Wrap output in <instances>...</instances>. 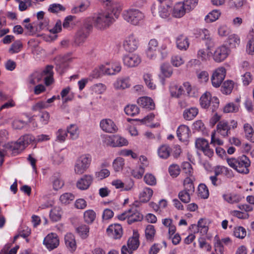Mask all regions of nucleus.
<instances>
[{
	"label": "nucleus",
	"instance_id": "1",
	"mask_svg": "<svg viewBox=\"0 0 254 254\" xmlns=\"http://www.w3.org/2000/svg\"><path fill=\"white\" fill-rule=\"evenodd\" d=\"M106 5L108 6V9L110 12L108 11L100 13L92 18H88L86 19H90L92 24H93L98 29L103 30L108 28L115 21L113 15L116 18H118L122 10L121 4L117 1L107 0Z\"/></svg>",
	"mask_w": 254,
	"mask_h": 254
},
{
	"label": "nucleus",
	"instance_id": "2",
	"mask_svg": "<svg viewBox=\"0 0 254 254\" xmlns=\"http://www.w3.org/2000/svg\"><path fill=\"white\" fill-rule=\"evenodd\" d=\"M53 66L49 65L42 71H34L28 77V83L34 86L44 79L46 86L50 85L53 82Z\"/></svg>",
	"mask_w": 254,
	"mask_h": 254
},
{
	"label": "nucleus",
	"instance_id": "3",
	"mask_svg": "<svg viewBox=\"0 0 254 254\" xmlns=\"http://www.w3.org/2000/svg\"><path fill=\"white\" fill-rule=\"evenodd\" d=\"M227 162L231 167L240 173L247 174L249 173V167L251 165V161L245 155L237 158H227Z\"/></svg>",
	"mask_w": 254,
	"mask_h": 254
},
{
	"label": "nucleus",
	"instance_id": "4",
	"mask_svg": "<svg viewBox=\"0 0 254 254\" xmlns=\"http://www.w3.org/2000/svg\"><path fill=\"white\" fill-rule=\"evenodd\" d=\"M139 203L137 201L133 203L130 209L118 215V218L121 220H124L127 218V223L129 224L135 222L140 221L143 219V215L136 209Z\"/></svg>",
	"mask_w": 254,
	"mask_h": 254
},
{
	"label": "nucleus",
	"instance_id": "5",
	"mask_svg": "<svg viewBox=\"0 0 254 254\" xmlns=\"http://www.w3.org/2000/svg\"><path fill=\"white\" fill-rule=\"evenodd\" d=\"M34 136L30 134L21 136L16 141L12 142L7 144L8 148L14 151L13 153H19L23 151L26 146L35 140Z\"/></svg>",
	"mask_w": 254,
	"mask_h": 254
},
{
	"label": "nucleus",
	"instance_id": "6",
	"mask_svg": "<svg viewBox=\"0 0 254 254\" xmlns=\"http://www.w3.org/2000/svg\"><path fill=\"white\" fill-rule=\"evenodd\" d=\"M170 1L162 2L158 1L151 8L152 12L154 16H159L163 18L168 17L170 15L172 8Z\"/></svg>",
	"mask_w": 254,
	"mask_h": 254
},
{
	"label": "nucleus",
	"instance_id": "7",
	"mask_svg": "<svg viewBox=\"0 0 254 254\" xmlns=\"http://www.w3.org/2000/svg\"><path fill=\"white\" fill-rule=\"evenodd\" d=\"M92 158L90 154H83L79 156L75 163L74 172L77 175H82L90 167Z\"/></svg>",
	"mask_w": 254,
	"mask_h": 254
},
{
	"label": "nucleus",
	"instance_id": "8",
	"mask_svg": "<svg viewBox=\"0 0 254 254\" xmlns=\"http://www.w3.org/2000/svg\"><path fill=\"white\" fill-rule=\"evenodd\" d=\"M93 26L90 19L86 20L83 26L77 31L75 37V43L79 46L83 44L92 30Z\"/></svg>",
	"mask_w": 254,
	"mask_h": 254
},
{
	"label": "nucleus",
	"instance_id": "9",
	"mask_svg": "<svg viewBox=\"0 0 254 254\" xmlns=\"http://www.w3.org/2000/svg\"><path fill=\"white\" fill-rule=\"evenodd\" d=\"M123 17L128 22L136 25L143 19L144 14L138 9H129L124 12Z\"/></svg>",
	"mask_w": 254,
	"mask_h": 254
},
{
	"label": "nucleus",
	"instance_id": "10",
	"mask_svg": "<svg viewBox=\"0 0 254 254\" xmlns=\"http://www.w3.org/2000/svg\"><path fill=\"white\" fill-rule=\"evenodd\" d=\"M195 147L201 150L204 155L211 158L214 154L213 149L210 148L208 141L203 138H198L195 141Z\"/></svg>",
	"mask_w": 254,
	"mask_h": 254
},
{
	"label": "nucleus",
	"instance_id": "11",
	"mask_svg": "<svg viewBox=\"0 0 254 254\" xmlns=\"http://www.w3.org/2000/svg\"><path fill=\"white\" fill-rule=\"evenodd\" d=\"M139 42L138 38L133 34L127 37L123 43L124 49L128 52H133L138 47Z\"/></svg>",
	"mask_w": 254,
	"mask_h": 254
},
{
	"label": "nucleus",
	"instance_id": "12",
	"mask_svg": "<svg viewBox=\"0 0 254 254\" xmlns=\"http://www.w3.org/2000/svg\"><path fill=\"white\" fill-rule=\"evenodd\" d=\"M230 53V49L224 45L220 46L215 50L212 57L216 63H221L224 61Z\"/></svg>",
	"mask_w": 254,
	"mask_h": 254
},
{
	"label": "nucleus",
	"instance_id": "13",
	"mask_svg": "<svg viewBox=\"0 0 254 254\" xmlns=\"http://www.w3.org/2000/svg\"><path fill=\"white\" fill-rule=\"evenodd\" d=\"M226 76V69L223 67H219L213 72L211 78L212 85L218 87L221 84Z\"/></svg>",
	"mask_w": 254,
	"mask_h": 254
},
{
	"label": "nucleus",
	"instance_id": "14",
	"mask_svg": "<svg viewBox=\"0 0 254 254\" xmlns=\"http://www.w3.org/2000/svg\"><path fill=\"white\" fill-rule=\"evenodd\" d=\"M43 243L49 250H53L59 245V239L56 233H51L44 239Z\"/></svg>",
	"mask_w": 254,
	"mask_h": 254
},
{
	"label": "nucleus",
	"instance_id": "15",
	"mask_svg": "<svg viewBox=\"0 0 254 254\" xmlns=\"http://www.w3.org/2000/svg\"><path fill=\"white\" fill-rule=\"evenodd\" d=\"M123 60L124 64L129 67L137 66L141 61L140 57L136 54L125 55Z\"/></svg>",
	"mask_w": 254,
	"mask_h": 254
},
{
	"label": "nucleus",
	"instance_id": "16",
	"mask_svg": "<svg viewBox=\"0 0 254 254\" xmlns=\"http://www.w3.org/2000/svg\"><path fill=\"white\" fill-rule=\"evenodd\" d=\"M100 127L104 131L108 133H115L118 130L115 124L109 119L102 120L100 123Z\"/></svg>",
	"mask_w": 254,
	"mask_h": 254
},
{
	"label": "nucleus",
	"instance_id": "17",
	"mask_svg": "<svg viewBox=\"0 0 254 254\" xmlns=\"http://www.w3.org/2000/svg\"><path fill=\"white\" fill-rule=\"evenodd\" d=\"M93 177L91 175H84L76 183L77 188L81 190H87L92 184Z\"/></svg>",
	"mask_w": 254,
	"mask_h": 254
},
{
	"label": "nucleus",
	"instance_id": "18",
	"mask_svg": "<svg viewBox=\"0 0 254 254\" xmlns=\"http://www.w3.org/2000/svg\"><path fill=\"white\" fill-rule=\"evenodd\" d=\"M107 233L109 236L115 239H120L123 234L122 227L118 224L111 225L107 228Z\"/></svg>",
	"mask_w": 254,
	"mask_h": 254
},
{
	"label": "nucleus",
	"instance_id": "19",
	"mask_svg": "<svg viewBox=\"0 0 254 254\" xmlns=\"http://www.w3.org/2000/svg\"><path fill=\"white\" fill-rule=\"evenodd\" d=\"M107 144L113 147L122 146L127 143L125 138L118 135H114L113 137H109L107 138Z\"/></svg>",
	"mask_w": 254,
	"mask_h": 254
},
{
	"label": "nucleus",
	"instance_id": "20",
	"mask_svg": "<svg viewBox=\"0 0 254 254\" xmlns=\"http://www.w3.org/2000/svg\"><path fill=\"white\" fill-rule=\"evenodd\" d=\"M122 68L121 64L118 62L112 64L111 67L102 66L101 68L103 72L107 75H113L119 72Z\"/></svg>",
	"mask_w": 254,
	"mask_h": 254
},
{
	"label": "nucleus",
	"instance_id": "21",
	"mask_svg": "<svg viewBox=\"0 0 254 254\" xmlns=\"http://www.w3.org/2000/svg\"><path fill=\"white\" fill-rule=\"evenodd\" d=\"M217 131L223 137H226L230 133L231 127L225 121H220L216 127Z\"/></svg>",
	"mask_w": 254,
	"mask_h": 254
},
{
	"label": "nucleus",
	"instance_id": "22",
	"mask_svg": "<svg viewBox=\"0 0 254 254\" xmlns=\"http://www.w3.org/2000/svg\"><path fill=\"white\" fill-rule=\"evenodd\" d=\"M188 12L190 11L187 10V8L183 2H178L174 6L172 14L175 17L180 18Z\"/></svg>",
	"mask_w": 254,
	"mask_h": 254
},
{
	"label": "nucleus",
	"instance_id": "23",
	"mask_svg": "<svg viewBox=\"0 0 254 254\" xmlns=\"http://www.w3.org/2000/svg\"><path fill=\"white\" fill-rule=\"evenodd\" d=\"M158 46V42L155 39H151L148 43V46L146 50V55L148 58L152 59L156 56V49Z\"/></svg>",
	"mask_w": 254,
	"mask_h": 254
},
{
	"label": "nucleus",
	"instance_id": "24",
	"mask_svg": "<svg viewBox=\"0 0 254 254\" xmlns=\"http://www.w3.org/2000/svg\"><path fill=\"white\" fill-rule=\"evenodd\" d=\"M137 103L146 109L151 110L155 109V104L152 99L148 97H142L137 100Z\"/></svg>",
	"mask_w": 254,
	"mask_h": 254
},
{
	"label": "nucleus",
	"instance_id": "25",
	"mask_svg": "<svg viewBox=\"0 0 254 254\" xmlns=\"http://www.w3.org/2000/svg\"><path fill=\"white\" fill-rule=\"evenodd\" d=\"M190 129L186 125H181L177 130V134L180 140L185 141L189 138Z\"/></svg>",
	"mask_w": 254,
	"mask_h": 254
},
{
	"label": "nucleus",
	"instance_id": "26",
	"mask_svg": "<svg viewBox=\"0 0 254 254\" xmlns=\"http://www.w3.org/2000/svg\"><path fill=\"white\" fill-rule=\"evenodd\" d=\"M177 46L181 50H186L189 46V42L187 37L183 35H179L176 39Z\"/></svg>",
	"mask_w": 254,
	"mask_h": 254
},
{
	"label": "nucleus",
	"instance_id": "27",
	"mask_svg": "<svg viewBox=\"0 0 254 254\" xmlns=\"http://www.w3.org/2000/svg\"><path fill=\"white\" fill-rule=\"evenodd\" d=\"M130 86L128 77L119 78L114 83V87L117 89H125Z\"/></svg>",
	"mask_w": 254,
	"mask_h": 254
},
{
	"label": "nucleus",
	"instance_id": "28",
	"mask_svg": "<svg viewBox=\"0 0 254 254\" xmlns=\"http://www.w3.org/2000/svg\"><path fill=\"white\" fill-rule=\"evenodd\" d=\"M153 193V190L148 187L144 188L139 194V199L142 202H147L150 200Z\"/></svg>",
	"mask_w": 254,
	"mask_h": 254
},
{
	"label": "nucleus",
	"instance_id": "29",
	"mask_svg": "<svg viewBox=\"0 0 254 254\" xmlns=\"http://www.w3.org/2000/svg\"><path fill=\"white\" fill-rule=\"evenodd\" d=\"M64 241L66 247L71 251H74L76 249V242L74 236L72 234H67L64 237Z\"/></svg>",
	"mask_w": 254,
	"mask_h": 254
},
{
	"label": "nucleus",
	"instance_id": "30",
	"mask_svg": "<svg viewBox=\"0 0 254 254\" xmlns=\"http://www.w3.org/2000/svg\"><path fill=\"white\" fill-rule=\"evenodd\" d=\"M211 94L209 92L204 93L200 98V105L201 107L204 109L208 108L211 105L212 99Z\"/></svg>",
	"mask_w": 254,
	"mask_h": 254
},
{
	"label": "nucleus",
	"instance_id": "31",
	"mask_svg": "<svg viewBox=\"0 0 254 254\" xmlns=\"http://www.w3.org/2000/svg\"><path fill=\"white\" fill-rule=\"evenodd\" d=\"M198 109L196 108L192 107L186 109L183 113V116L185 120L190 121L193 120L198 114Z\"/></svg>",
	"mask_w": 254,
	"mask_h": 254
},
{
	"label": "nucleus",
	"instance_id": "32",
	"mask_svg": "<svg viewBox=\"0 0 254 254\" xmlns=\"http://www.w3.org/2000/svg\"><path fill=\"white\" fill-rule=\"evenodd\" d=\"M62 213L61 208L59 206H56L50 211V219L53 221H58L61 219Z\"/></svg>",
	"mask_w": 254,
	"mask_h": 254
},
{
	"label": "nucleus",
	"instance_id": "33",
	"mask_svg": "<svg viewBox=\"0 0 254 254\" xmlns=\"http://www.w3.org/2000/svg\"><path fill=\"white\" fill-rule=\"evenodd\" d=\"M170 90L172 96L174 97L179 98L184 93V89L183 85H172L170 86Z\"/></svg>",
	"mask_w": 254,
	"mask_h": 254
},
{
	"label": "nucleus",
	"instance_id": "34",
	"mask_svg": "<svg viewBox=\"0 0 254 254\" xmlns=\"http://www.w3.org/2000/svg\"><path fill=\"white\" fill-rule=\"evenodd\" d=\"M127 245V248L131 250H136L139 245L138 235L137 234H134L133 237L128 240Z\"/></svg>",
	"mask_w": 254,
	"mask_h": 254
},
{
	"label": "nucleus",
	"instance_id": "35",
	"mask_svg": "<svg viewBox=\"0 0 254 254\" xmlns=\"http://www.w3.org/2000/svg\"><path fill=\"white\" fill-rule=\"evenodd\" d=\"M223 197L225 201L231 204L238 203L241 200L240 195L237 194H224Z\"/></svg>",
	"mask_w": 254,
	"mask_h": 254
},
{
	"label": "nucleus",
	"instance_id": "36",
	"mask_svg": "<svg viewBox=\"0 0 254 254\" xmlns=\"http://www.w3.org/2000/svg\"><path fill=\"white\" fill-rule=\"evenodd\" d=\"M246 137L252 142H254V131L251 125L246 123L244 125Z\"/></svg>",
	"mask_w": 254,
	"mask_h": 254
},
{
	"label": "nucleus",
	"instance_id": "37",
	"mask_svg": "<svg viewBox=\"0 0 254 254\" xmlns=\"http://www.w3.org/2000/svg\"><path fill=\"white\" fill-rule=\"evenodd\" d=\"M171 149L168 145H163L158 149V154L162 159L167 158L170 155Z\"/></svg>",
	"mask_w": 254,
	"mask_h": 254
},
{
	"label": "nucleus",
	"instance_id": "38",
	"mask_svg": "<svg viewBox=\"0 0 254 254\" xmlns=\"http://www.w3.org/2000/svg\"><path fill=\"white\" fill-rule=\"evenodd\" d=\"M90 2L88 0H84L78 6H75L71 10L72 13H77L86 10L90 6Z\"/></svg>",
	"mask_w": 254,
	"mask_h": 254
},
{
	"label": "nucleus",
	"instance_id": "39",
	"mask_svg": "<svg viewBox=\"0 0 254 254\" xmlns=\"http://www.w3.org/2000/svg\"><path fill=\"white\" fill-rule=\"evenodd\" d=\"M125 165V160L121 157H117L113 162V168L116 172L122 171Z\"/></svg>",
	"mask_w": 254,
	"mask_h": 254
},
{
	"label": "nucleus",
	"instance_id": "40",
	"mask_svg": "<svg viewBox=\"0 0 254 254\" xmlns=\"http://www.w3.org/2000/svg\"><path fill=\"white\" fill-rule=\"evenodd\" d=\"M234 88V82L232 80L225 81L221 86V91L223 94H229Z\"/></svg>",
	"mask_w": 254,
	"mask_h": 254
},
{
	"label": "nucleus",
	"instance_id": "41",
	"mask_svg": "<svg viewBox=\"0 0 254 254\" xmlns=\"http://www.w3.org/2000/svg\"><path fill=\"white\" fill-rule=\"evenodd\" d=\"M220 14L221 13L219 10H213L205 16V20L208 23L214 22L218 19Z\"/></svg>",
	"mask_w": 254,
	"mask_h": 254
},
{
	"label": "nucleus",
	"instance_id": "42",
	"mask_svg": "<svg viewBox=\"0 0 254 254\" xmlns=\"http://www.w3.org/2000/svg\"><path fill=\"white\" fill-rule=\"evenodd\" d=\"M96 213L93 210H88L84 213V221L87 224H91L95 220Z\"/></svg>",
	"mask_w": 254,
	"mask_h": 254
},
{
	"label": "nucleus",
	"instance_id": "43",
	"mask_svg": "<svg viewBox=\"0 0 254 254\" xmlns=\"http://www.w3.org/2000/svg\"><path fill=\"white\" fill-rule=\"evenodd\" d=\"M77 232L83 239L86 238L88 236L89 227L86 225H81L76 228Z\"/></svg>",
	"mask_w": 254,
	"mask_h": 254
},
{
	"label": "nucleus",
	"instance_id": "44",
	"mask_svg": "<svg viewBox=\"0 0 254 254\" xmlns=\"http://www.w3.org/2000/svg\"><path fill=\"white\" fill-rule=\"evenodd\" d=\"M125 112L128 116H134L139 113V108L135 105H129L125 108Z\"/></svg>",
	"mask_w": 254,
	"mask_h": 254
},
{
	"label": "nucleus",
	"instance_id": "45",
	"mask_svg": "<svg viewBox=\"0 0 254 254\" xmlns=\"http://www.w3.org/2000/svg\"><path fill=\"white\" fill-rule=\"evenodd\" d=\"M145 233L146 239L152 241L155 234L154 226L151 225H147L145 229Z\"/></svg>",
	"mask_w": 254,
	"mask_h": 254
},
{
	"label": "nucleus",
	"instance_id": "46",
	"mask_svg": "<svg viewBox=\"0 0 254 254\" xmlns=\"http://www.w3.org/2000/svg\"><path fill=\"white\" fill-rule=\"evenodd\" d=\"M191 193L190 191L184 190L179 193L178 197L183 202L187 203L190 200V194Z\"/></svg>",
	"mask_w": 254,
	"mask_h": 254
},
{
	"label": "nucleus",
	"instance_id": "47",
	"mask_svg": "<svg viewBox=\"0 0 254 254\" xmlns=\"http://www.w3.org/2000/svg\"><path fill=\"white\" fill-rule=\"evenodd\" d=\"M161 71L162 73L167 77H170L172 73L173 70L171 66L168 63H164L160 67Z\"/></svg>",
	"mask_w": 254,
	"mask_h": 254
},
{
	"label": "nucleus",
	"instance_id": "48",
	"mask_svg": "<svg viewBox=\"0 0 254 254\" xmlns=\"http://www.w3.org/2000/svg\"><path fill=\"white\" fill-rule=\"evenodd\" d=\"M67 131L70 134V137L72 139H75L78 137V127L75 125H71L67 127Z\"/></svg>",
	"mask_w": 254,
	"mask_h": 254
},
{
	"label": "nucleus",
	"instance_id": "49",
	"mask_svg": "<svg viewBox=\"0 0 254 254\" xmlns=\"http://www.w3.org/2000/svg\"><path fill=\"white\" fill-rule=\"evenodd\" d=\"M184 190L191 192L194 191V187L193 184L192 180L190 177H187L184 181Z\"/></svg>",
	"mask_w": 254,
	"mask_h": 254
},
{
	"label": "nucleus",
	"instance_id": "50",
	"mask_svg": "<svg viewBox=\"0 0 254 254\" xmlns=\"http://www.w3.org/2000/svg\"><path fill=\"white\" fill-rule=\"evenodd\" d=\"M74 199V196L71 193H65L62 194L60 200L62 203L68 204Z\"/></svg>",
	"mask_w": 254,
	"mask_h": 254
},
{
	"label": "nucleus",
	"instance_id": "51",
	"mask_svg": "<svg viewBox=\"0 0 254 254\" xmlns=\"http://www.w3.org/2000/svg\"><path fill=\"white\" fill-rule=\"evenodd\" d=\"M199 196L203 198H207L209 196L208 190L204 184H200L198 188Z\"/></svg>",
	"mask_w": 254,
	"mask_h": 254
},
{
	"label": "nucleus",
	"instance_id": "52",
	"mask_svg": "<svg viewBox=\"0 0 254 254\" xmlns=\"http://www.w3.org/2000/svg\"><path fill=\"white\" fill-rule=\"evenodd\" d=\"M22 48V44L20 41L17 40L14 42L9 49V52L11 54L18 53Z\"/></svg>",
	"mask_w": 254,
	"mask_h": 254
},
{
	"label": "nucleus",
	"instance_id": "53",
	"mask_svg": "<svg viewBox=\"0 0 254 254\" xmlns=\"http://www.w3.org/2000/svg\"><path fill=\"white\" fill-rule=\"evenodd\" d=\"M182 171L188 176H192L193 170L191 164L188 162H183L182 164Z\"/></svg>",
	"mask_w": 254,
	"mask_h": 254
},
{
	"label": "nucleus",
	"instance_id": "54",
	"mask_svg": "<svg viewBox=\"0 0 254 254\" xmlns=\"http://www.w3.org/2000/svg\"><path fill=\"white\" fill-rule=\"evenodd\" d=\"M228 42L230 45L235 47L240 44V39L237 35L232 34L229 36Z\"/></svg>",
	"mask_w": 254,
	"mask_h": 254
},
{
	"label": "nucleus",
	"instance_id": "55",
	"mask_svg": "<svg viewBox=\"0 0 254 254\" xmlns=\"http://www.w3.org/2000/svg\"><path fill=\"white\" fill-rule=\"evenodd\" d=\"M234 235L237 238L243 239L246 236V231L243 227H236L234 230Z\"/></svg>",
	"mask_w": 254,
	"mask_h": 254
},
{
	"label": "nucleus",
	"instance_id": "56",
	"mask_svg": "<svg viewBox=\"0 0 254 254\" xmlns=\"http://www.w3.org/2000/svg\"><path fill=\"white\" fill-rule=\"evenodd\" d=\"M169 172L170 175L173 178L177 177L180 173V168L177 164L171 165L169 168Z\"/></svg>",
	"mask_w": 254,
	"mask_h": 254
},
{
	"label": "nucleus",
	"instance_id": "57",
	"mask_svg": "<svg viewBox=\"0 0 254 254\" xmlns=\"http://www.w3.org/2000/svg\"><path fill=\"white\" fill-rule=\"evenodd\" d=\"M144 181L146 184L150 186H154L156 184V178L151 174H146L144 177Z\"/></svg>",
	"mask_w": 254,
	"mask_h": 254
},
{
	"label": "nucleus",
	"instance_id": "58",
	"mask_svg": "<svg viewBox=\"0 0 254 254\" xmlns=\"http://www.w3.org/2000/svg\"><path fill=\"white\" fill-rule=\"evenodd\" d=\"M231 32L230 28L226 25H221L218 29V33L221 37H225L228 35Z\"/></svg>",
	"mask_w": 254,
	"mask_h": 254
},
{
	"label": "nucleus",
	"instance_id": "59",
	"mask_svg": "<svg viewBox=\"0 0 254 254\" xmlns=\"http://www.w3.org/2000/svg\"><path fill=\"white\" fill-rule=\"evenodd\" d=\"M64 10L65 8L59 3L51 4L48 8L49 11L52 13H57L60 11H64Z\"/></svg>",
	"mask_w": 254,
	"mask_h": 254
},
{
	"label": "nucleus",
	"instance_id": "60",
	"mask_svg": "<svg viewBox=\"0 0 254 254\" xmlns=\"http://www.w3.org/2000/svg\"><path fill=\"white\" fill-rule=\"evenodd\" d=\"M198 0H185L183 3L187 8V10L190 11L197 5Z\"/></svg>",
	"mask_w": 254,
	"mask_h": 254
},
{
	"label": "nucleus",
	"instance_id": "61",
	"mask_svg": "<svg viewBox=\"0 0 254 254\" xmlns=\"http://www.w3.org/2000/svg\"><path fill=\"white\" fill-rule=\"evenodd\" d=\"M26 125L27 123L25 122L17 119L14 120L12 123V127L15 129H21L24 128Z\"/></svg>",
	"mask_w": 254,
	"mask_h": 254
},
{
	"label": "nucleus",
	"instance_id": "62",
	"mask_svg": "<svg viewBox=\"0 0 254 254\" xmlns=\"http://www.w3.org/2000/svg\"><path fill=\"white\" fill-rule=\"evenodd\" d=\"M110 171L107 169H102L95 173V177L99 180H102L108 177L110 175Z\"/></svg>",
	"mask_w": 254,
	"mask_h": 254
},
{
	"label": "nucleus",
	"instance_id": "63",
	"mask_svg": "<svg viewBox=\"0 0 254 254\" xmlns=\"http://www.w3.org/2000/svg\"><path fill=\"white\" fill-rule=\"evenodd\" d=\"M64 185L63 180L59 177H54L53 182V189L55 190H58L61 189Z\"/></svg>",
	"mask_w": 254,
	"mask_h": 254
},
{
	"label": "nucleus",
	"instance_id": "64",
	"mask_svg": "<svg viewBox=\"0 0 254 254\" xmlns=\"http://www.w3.org/2000/svg\"><path fill=\"white\" fill-rule=\"evenodd\" d=\"M224 112L225 113H233L236 112L239 110L238 106L235 105L233 103L227 104L224 108Z\"/></svg>",
	"mask_w": 254,
	"mask_h": 254
}]
</instances>
